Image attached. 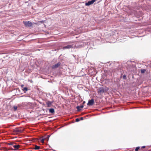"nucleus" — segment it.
I'll return each mask as SVG.
<instances>
[{
	"mask_svg": "<svg viewBox=\"0 0 151 151\" xmlns=\"http://www.w3.org/2000/svg\"><path fill=\"white\" fill-rule=\"evenodd\" d=\"M109 89V88L106 87L104 88L103 87H100L98 89V93L99 94L101 95L103 93L106 92Z\"/></svg>",
	"mask_w": 151,
	"mask_h": 151,
	"instance_id": "nucleus-1",
	"label": "nucleus"
},
{
	"mask_svg": "<svg viewBox=\"0 0 151 151\" xmlns=\"http://www.w3.org/2000/svg\"><path fill=\"white\" fill-rule=\"evenodd\" d=\"M14 132H16L17 133H22L23 131V129L21 127H19L15 128L14 130Z\"/></svg>",
	"mask_w": 151,
	"mask_h": 151,
	"instance_id": "nucleus-2",
	"label": "nucleus"
},
{
	"mask_svg": "<svg viewBox=\"0 0 151 151\" xmlns=\"http://www.w3.org/2000/svg\"><path fill=\"white\" fill-rule=\"evenodd\" d=\"M23 23L24 24L25 26H28L30 27L32 26V23L30 21H28L26 22H23Z\"/></svg>",
	"mask_w": 151,
	"mask_h": 151,
	"instance_id": "nucleus-3",
	"label": "nucleus"
},
{
	"mask_svg": "<svg viewBox=\"0 0 151 151\" xmlns=\"http://www.w3.org/2000/svg\"><path fill=\"white\" fill-rule=\"evenodd\" d=\"M95 1L96 0H92L91 1H88V2L86 3L85 5L86 6H89L93 4Z\"/></svg>",
	"mask_w": 151,
	"mask_h": 151,
	"instance_id": "nucleus-4",
	"label": "nucleus"
},
{
	"mask_svg": "<svg viewBox=\"0 0 151 151\" xmlns=\"http://www.w3.org/2000/svg\"><path fill=\"white\" fill-rule=\"evenodd\" d=\"M94 103V101L93 99H91L88 101V102L87 103V105L88 106H92L93 105Z\"/></svg>",
	"mask_w": 151,
	"mask_h": 151,
	"instance_id": "nucleus-5",
	"label": "nucleus"
},
{
	"mask_svg": "<svg viewBox=\"0 0 151 151\" xmlns=\"http://www.w3.org/2000/svg\"><path fill=\"white\" fill-rule=\"evenodd\" d=\"M60 63L58 62L57 64H55V65H53L52 66V68L53 69H55L58 68L59 66L60 65Z\"/></svg>",
	"mask_w": 151,
	"mask_h": 151,
	"instance_id": "nucleus-6",
	"label": "nucleus"
},
{
	"mask_svg": "<svg viewBox=\"0 0 151 151\" xmlns=\"http://www.w3.org/2000/svg\"><path fill=\"white\" fill-rule=\"evenodd\" d=\"M73 47V45H68L64 47H63V49H70L71 48H72Z\"/></svg>",
	"mask_w": 151,
	"mask_h": 151,
	"instance_id": "nucleus-7",
	"label": "nucleus"
},
{
	"mask_svg": "<svg viewBox=\"0 0 151 151\" xmlns=\"http://www.w3.org/2000/svg\"><path fill=\"white\" fill-rule=\"evenodd\" d=\"M52 102H51L50 101H47L46 102V104L47 106L48 107H50L51 106V105L52 104Z\"/></svg>",
	"mask_w": 151,
	"mask_h": 151,
	"instance_id": "nucleus-8",
	"label": "nucleus"
},
{
	"mask_svg": "<svg viewBox=\"0 0 151 151\" xmlns=\"http://www.w3.org/2000/svg\"><path fill=\"white\" fill-rule=\"evenodd\" d=\"M83 107V105H81L79 106H77L76 107V108L77 109L78 111H79L81 110V108H82Z\"/></svg>",
	"mask_w": 151,
	"mask_h": 151,
	"instance_id": "nucleus-9",
	"label": "nucleus"
},
{
	"mask_svg": "<svg viewBox=\"0 0 151 151\" xmlns=\"http://www.w3.org/2000/svg\"><path fill=\"white\" fill-rule=\"evenodd\" d=\"M49 112L50 113H52V114H54L55 113V111L53 109L51 108L49 110Z\"/></svg>",
	"mask_w": 151,
	"mask_h": 151,
	"instance_id": "nucleus-10",
	"label": "nucleus"
},
{
	"mask_svg": "<svg viewBox=\"0 0 151 151\" xmlns=\"http://www.w3.org/2000/svg\"><path fill=\"white\" fill-rule=\"evenodd\" d=\"M14 147L16 150L18 149L20 147V145H15L13 146Z\"/></svg>",
	"mask_w": 151,
	"mask_h": 151,
	"instance_id": "nucleus-11",
	"label": "nucleus"
},
{
	"mask_svg": "<svg viewBox=\"0 0 151 151\" xmlns=\"http://www.w3.org/2000/svg\"><path fill=\"white\" fill-rule=\"evenodd\" d=\"M28 89L27 87L23 88L22 89V91L24 92V93H25L28 90Z\"/></svg>",
	"mask_w": 151,
	"mask_h": 151,
	"instance_id": "nucleus-12",
	"label": "nucleus"
},
{
	"mask_svg": "<svg viewBox=\"0 0 151 151\" xmlns=\"http://www.w3.org/2000/svg\"><path fill=\"white\" fill-rule=\"evenodd\" d=\"M40 148V147L37 145H35L34 149L35 150H39Z\"/></svg>",
	"mask_w": 151,
	"mask_h": 151,
	"instance_id": "nucleus-13",
	"label": "nucleus"
},
{
	"mask_svg": "<svg viewBox=\"0 0 151 151\" xmlns=\"http://www.w3.org/2000/svg\"><path fill=\"white\" fill-rule=\"evenodd\" d=\"M14 110L15 111H16L17 109V106H14L13 107Z\"/></svg>",
	"mask_w": 151,
	"mask_h": 151,
	"instance_id": "nucleus-14",
	"label": "nucleus"
},
{
	"mask_svg": "<svg viewBox=\"0 0 151 151\" xmlns=\"http://www.w3.org/2000/svg\"><path fill=\"white\" fill-rule=\"evenodd\" d=\"M139 148H140V147H136L135 149V151H138V150L139 149Z\"/></svg>",
	"mask_w": 151,
	"mask_h": 151,
	"instance_id": "nucleus-15",
	"label": "nucleus"
},
{
	"mask_svg": "<svg viewBox=\"0 0 151 151\" xmlns=\"http://www.w3.org/2000/svg\"><path fill=\"white\" fill-rule=\"evenodd\" d=\"M45 139H41V142L42 143H44V141Z\"/></svg>",
	"mask_w": 151,
	"mask_h": 151,
	"instance_id": "nucleus-16",
	"label": "nucleus"
},
{
	"mask_svg": "<svg viewBox=\"0 0 151 151\" xmlns=\"http://www.w3.org/2000/svg\"><path fill=\"white\" fill-rule=\"evenodd\" d=\"M145 70L144 69L142 70H141V73H143L145 72Z\"/></svg>",
	"mask_w": 151,
	"mask_h": 151,
	"instance_id": "nucleus-17",
	"label": "nucleus"
},
{
	"mask_svg": "<svg viewBox=\"0 0 151 151\" xmlns=\"http://www.w3.org/2000/svg\"><path fill=\"white\" fill-rule=\"evenodd\" d=\"M123 79H126V76L125 75H123Z\"/></svg>",
	"mask_w": 151,
	"mask_h": 151,
	"instance_id": "nucleus-18",
	"label": "nucleus"
},
{
	"mask_svg": "<svg viewBox=\"0 0 151 151\" xmlns=\"http://www.w3.org/2000/svg\"><path fill=\"white\" fill-rule=\"evenodd\" d=\"M80 121V119H79L77 118L76 119V122H78Z\"/></svg>",
	"mask_w": 151,
	"mask_h": 151,
	"instance_id": "nucleus-19",
	"label": "nucleus"
},
{
	"mask_svg": "<svg viewBox=\"0 0 151 151\" xmlns=\"http://www.w3.org/2000/svg\"><path fill=\"white\" fill-rule=\"evenodd\" d=\"M145 147V146H142V147H141V149H142V148H144Z\"/></svg>",
	"mask_w": 151,
	"mask_h": 151,
	"instance_id": "nucleus-20",
	"label": "nucleus"
},
{
	"mask_svg": "<svg viewBox=\"0 0 151 151\" xmlns=\"http://www.w3.org/2000/svg\"><path fill=\"white\" fill-rule=\"evenodd\" d=\"M80 119L81 120H83V117H81L80 118Z\"/></svg>",
	"mask_w": 151,
	"mask_h": 151,
	"instance_id": "nucleus-21",
	"label": "nucleus"
},
{
	"mask_svg": "<svg viewBox=\"0 0 151 151\" xmlns=\"http://www.w3.org/2000/svg\"><path fill=\"white\" fill-rule=\"evenodd\" d=\"M13 144L12 143H10L9 144V145H12Z\"/></svg>",
	"mask_w": 151,
	"mask_h": 151,
	"instance_id": "nucleus-22",
	"label": "nucleus"
},
{
	"mask_svg": "<svg viewBox=\"0 0 151 151\" xmlns=\"http://www.w3.org/2000/svg\"><path fill=\"white\" fill-rule=\"evenodd\" d=\"M24 86V85L23 84H22V85H21V87L22 88H23Z\"/></svg>",
	"mask_w": 151,
	"mask_h": 151,
	"instance_id": "nucleus-23",
	"label": "nucleus"
}]
</instances>
